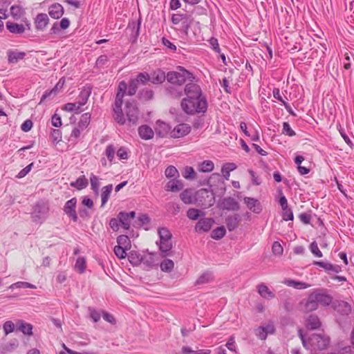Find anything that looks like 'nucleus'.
<instances>
[{"label": "nucleus", "instance_id": "nucleus-1", "mask_svg": "<svg viewBox=\"0 0 354 354\" xmlns=\"http://www.w3.org/2000/svg\"><path fill=\"white\" fill-rule=\"evenodd\" d=\"M298 333L303 346L310 350L312 354H323L322 352L329 346L330 339L324 334L314 333L306 339L301 329H299Z\"/></svg>", "mask_w": 354, "mask_h": 354}, {"label": "nucleus", "instance_id": "nucleus-2", "mask_svg": "<svg viewBox=\"0 0 354 354\" xmlns=\"http://www.w3.org/2000/svg\"><path fill=\"white\" fill-rule=\"evenodd\" d=\"M181 107L187 114L204 113L207 111V103L205 97H185L181 101Z\"/></svg>", "mask_w": 354, "mask_h": 354}, {"label": "nucleus", "instance_id": "nucleus-3", "mask_svg": "<svg viewBox=\"0 0 354 354\" xmlns=\"http://www.w3.org/2000/svg\"><path fill=\"white\" fill-rule=\"evenodd\" d=\"M127 88V86L124 82H120L113 107L114 119L120 125H124L127 123L126 118L122 110V99Z\"/></svg>", "mask_w": 354, "mask_h": 354}, {"label": "nucleus", "instance_id": "nucleus-4", "mask_svg": "<svg viewBox=\"0 0 354 354\" xmlns=\"http://www.w3.org/2000/svg\"><path fill=\"white\" fill-rule=\"evenodd\" d=\"M194 78V75L183 66H178L177 71H170L167 74V80L171 84L183 86L186 81L192 82Z\"/></svg>", "mask_w": 354, "mask_h": 354}, {"label": "nucleus", "instance_id": "nucleus-5", "mask_svg": "<svg viewBox=\"0 0 354 354\" xmlns=\"http://www.w3.org/2000/svg\"><path fill=\"white\" fill-rule=\"evenodd\" d=\"M158 235L160 237L159 249L166 256L172 248L171 234L168 229L162 227L158 230Z\"/></svg>", "mask_w": 354, "mask_h": 354}, {"label": "nucleus", "instance_id": "nucleus-6", "mask_svg": "<svg viewBox=\"0 0 354 354\" xmlns=\"http://www.w3.org/2000/svg\"><path fill=\"white\" fill-rule=\"evenodd\" d=\"M49 211V207L47 203L44 202H38L34 207V210L32 213V218L33 221L37 223H42L47 217Z\"/></svg>", "mask_w": 354, "mask_h": 354}, {"label": "nucleus", "instance_id": "nucleus-7", "mask_svg": "<svg viewBox=\"0 0 354 354\" xmlns=\"http://www.w3.org/2000/svg\"><path fill=\"white\" fill-rule=\"evenodd\" d=\"M125 114L129 126L136 124L138 118V109L135 102H127L125 105Z\"/></svg>", "mask_w": 354, "mask_h": 354}, {"label": "nucleus", "instance_id": "nucleus-8", "mask_svg": "<svg viewBox=\"0 0 354 354\" xmlns=\"http://www.w3.org/2000/svg\"><path fill=\"white\" fill-rule=\"evenodd\" d=\"M184 93L187 95V97L190 98L204 97L202 95V91L200 86L193 82L186 84L184 88Z\"/></svg>", "mask_w": 354, "mask_h": 354}, {"label": "nucleus", "instance_id": "nucleus-9", "mask_svg": "<svg viewBox=\"0 0 354 354\" xmlns=\"http://www.w3.org/2000/svg\"><path fill=\"white\" fill-rule=\"evenodd\" d=\"M136 216V212L132 211L130 212H120L118 214V218L120 222L121 226L125 230L130 228L131 220Z\"/></svg>", "mask_w": 354, "mask_h": 354}, {"label": "nucleus", "instance_id": "nucleus-10", "mask_svg": "<svg viewBox=\"0 0 354 354\" xmlns=\"http://www.w3.org/2000/svg\"><path fill=\"white\" fill-rule=\"evenodd\" d=\"M77 204L76 198H73L68 200L64 205V212L70 217L73 221H77V215L76 213L75 207Z\"/></svg>", "mask_w": 354, "mask_h": 354}, {"label": "nucleus", "instance_id": "nucleus-11", "mask_svg": "<svg viewBox=\"0 0 354 354\" xmlns=\"http://www.w3.org/2000/svg\"><path fill=\"white\" fill-rule=\"evenodd\" d=\"M318 305L326 306L333 303V297L322 290H317L312 292Z\"/></svg>", "mask_w": 354, "mask_h": 354}, {"label": "nucleus", "instance_id": "nucleus-12", "mask_svg": "<svg viewBox=\"0 0 354 354\" xmlns=\"http://www.w3.org/2000/svg\"><path fill=\"white\" fill-rule=\"evenodd\" d=\"M26 26L28 30L30 28V24L28 21H26V25L19 24L17 23L7 21L6 22V28L9 30L10 32L12 34H22L26 30Z\"/></svg>", "mask_w": 354, "mask_h": 354}, {"label": "nucleus", "instance_id": "nucleus-13", "mask_svg": "<svg viewBox=\"0 0 354 354\" xmlns=\"http://www.w3.org/2000/svg\"><path fill=\"white\" fill-rule=\"evenodd\" d=\"M190 131V127L187 124H179L176 126L174 129L171 130L170 137L171 138H181Z\"/></svg>", "mask_w": 354, "mask_h": 354}, {"label": "nucleus", "instance_id": "nucleus-14", "mask_svg": "<svg viewBox=\"0 0 354 354\" xmlns=\"http://www.w3.org/2000/svg\"><path fill=\"white\" fill-rule=\"evenodd\" d=\"M214 220L209 218H203L199 219L195 226V230L197 232H206L210 230Z\"/></svg>", "mask_w": 354, "mask_h": 354}, {"label": "nucleus", "instance_id": "nucleus-15", "mask_svg": "<svg viewBox=\"0 0 354 354\" xmlns=\"http://www.w3.org/2000/svg\"><path fill=\"white\" fill-rule=\"evenodd\" d=\"M156 254L148 253L143 255L140 261L145 266L146 268L150 269L158 265Z\"/></svg>", "mask_w": 354, "mask_h": 354}, {"label": "nucleus", "instance_id": "nucleus-16", "mask_svg": "<svg viewBox=\"0 0 354 354\" xmlns=\"http://www.w3.org/2000/svg\"><path fill=\"white\" fill-rule=\"evenodd\" d=\"M171 130V127L167 123L160 120L156 122L155 131L158 136L162 138L167 136H170Z\"/></svg>", "mask_w": 354, "mask_h": 354}, {"label": "nucleus", "instance_id": "nucleus-17", "mask_svg": "<svg viewBox=\"0 0 354 354\" xmlns=\"http://www.w3.org/2000/svg\"><path fill=\"white\" fill-rule=\"evenodd\" d=\"M243 201L248 208L252 212L259 214L261 212V205L257 199L251 197H245Z\"/></svg>", "mask_w": 354, "mask_h": 354}, {"label": "nucleus", "instance_id": "nucleus-18", "mask_svg": "<svg viewBox=\"0 0 354 354\" xmlns=\"http://www.w3.org/2000/svg\"><path fill=\"white\" fill-rule=\"evenodd\" d=\"M332 306L342 315H348L351 310V306L344 301H335L332 303Z\"/></svg>", "mask_w": 354, "mask_h": 354}, {"label": "nucleus", "instance_id": "nucleus-19", "mask_svg": "<svg viewBox=\"0 0 354 354\" xmlns=\"http://www.w3.org/2000/svg\"><path fill=\"white\" fill-rule=\"evenodd\" d=\"M49 19L46 14L39 13L35 19V28L37 30L43 31L48 24Z\"/></svg>", "mask_w": 354, "mask_h": 354}, {"label": "nucleus", "instance_id": "nucleus-20", "mask_svg": "<svg viewBox=\"0 0 354 354\" xmlns=\"http://www.w3.org/2000/svg\"><path fill=\"white\" fill-rule=\"evenodd\" d=\"M166 92L170 97L178 98L183 95L184 88L181 85L171 84L166 88Z\"/></svg>", "mask_w": 354, "mask_h": 354}, {"label": "nucleus", "instance_id": "nucleus-21", "mask_svg": "<svg viewBox=\"0 0 354 354\" xmlns=\"http://www.w3.org/2000/svg\"><path fill=\"white\" fill-rule=\"evenodd\" d=\"M183 187L184 185L182 180L174 178L167 182L165 189L172 192H178L182 190Z\"/></svg>", "mask_w": 354, "mask_h": 354}, {"label": "nucleus", "instance_id": "nucleus-22", "mask_svg": "<svg viewBox=\"0 0 354 354\" xmlns=\"http://www.w3.org/2000/svg\"><path fill=\"white\" fill-rule=\"evenodd\" d=\"M222 207L227 210L237 211L239 209L240 206L239 203L233 198H225L222 201Z\"/></svg>", "mask_w": 354, "mask_h": 354}, {"label": "nucleus", "instance_id": "nucleus-23", "mask_svg": "<svg viewBox=\"0 0 354 354\" xmlns=\"http://www.w3.org/2000/svg\"><path fill=\"white\" fill-rule=\"evenodd\" d=\"M49 15L54 19H59L64 14V8L59 3L52 4L48 8Z\"/></svg>", "mask_w": 354, "mask_h": 354}, {"label": "nucleus", "instance_id": "nucleus-24", "mask_svg": "<svg viewBox=\"0 0 354 354\" xmlns=\"http://www.w3.org/2000/svg\"><path fill=\"white\" fill-rule=\"evenodd\" d=\"M149 77V81L156 84H161L167 79V75L161 70L153 72Z\"/></svg>", "mask_w": 354, "mask_h": 354}, {"label": "nucleus", "instance_id": "nucleus-25", "mask_svg": "<svg viewBox=\"0 0 354 354\" xmlns=\"http://www.w3.org/2000/svg\"><path fill=\"white\" fill-rule=\"evenodd\" d=\"M138 133L142 139L149 140L153 137L154 131L147 125H142L138 128Z\"/></svg>", "mask_w": 354, "mask_h": 354}, {"label": "nucleus", "instance_id": "nucleus-26", "mask_svg": "<svg viewBox=\"0 0 354 354\" xmlns=\"http://www.w3.org/2000/svg\"><path fill=\"white\" fill-rule=\"evenodd\" d=\"M26 56L24 52H21L17 50H11L8 52V62L10 63H17L21 60Z\"/></svg>", "mask_w": 354, "mask_h": 354}, {"label": "nucleus", "instance_id": "nucleus-27", "mask_svg": "<svg viewBox=\"0 0 354 354\" xmlns=\"http://www.w3.org/2000/svg\"><path fill=\"white\" fill-rule=\"evenodd\" d=\"M257 290L259 294L264 299H270L275 297L274 293L263 283L259 284L257 286Z\"/></svg>", "mask_w": 354, "mask_h": 354}, {"label": "nucleus", "instance_id": "nucleus-28", "mask_svg": "<svg viewBox=\"0 0 354 354\" xmlns=\"http://www.w3.org/2000/svg\"><path fill=\"white\" fill-rule=\"evenodd\" d=\"M318 304L315 299V297L313 296V293H311L308 299L304 303V306L303 310L306 312H310L313 310H316L318 308Z\"/></svg>", "mask_w": 354, "mask_h": 354}, {"label": "nucleus", "instance_id": "nucleus-29", "mask_svg": "<svg viewBox=\"0 0 354 354\" xmlns=\"http://www.w3.org/2000/svg\"><path fill=\"white\" fill-rule=\"evenodd\" d=\"M314 264L319 266V267L324 268L326 271H333L334 272L338 273L342 270V268L338 265H333L330 263L324 262V261H314Z\"/></svg>", "mask_w": 354, "mask_h": 354}, {"label": "nucleus", "instance_id": "nucleus-30", "mask_svg": "<svg viewBox=\"0 0 354 354\" xmlns=\"http://www.w3.org/2000/svg\"><path fill=\"white\" fill-rule=\"evenodd\" d=\"M180 199L185 204H192L194 201V192L192 189H186L183 190L180 195Z\"/></svg>", "mask_w": 354, "mask_h": 354}, {"label": "nucleus", "instance_id": "nucleus-31", "mask_svg": "<svg viewBox=\"0 0 354 354\" xmlns=\"http://www.w3.org/2000/svg\"><path fill=\"white\" fill-rule=\"evenodd\" d=\"M240 218L238 214L230 216L226 218L225 223L229 231L235 230L239 223Z\"/></svg>", "mask_w": 354, "mask_h": 354}, {"label": "nucleus", "instance_id": "nucleus-32", "mask_svg": "<svg viewBox=\"0 0 354 354\" xmlns=\"http://www.w3.org/2000/svg\"><path fill=\"white\" fill-rule=\"evenodd\" d=\"M112 190H113V185L111 184L102 187V193H101V200H102L101 207L104 206L105 204L107 203Z\"/></svg>", "mask_w": 354, "mask_h": 354}, {"label": "nucleus", "instance_id": "nucleus-33", "mask_svg": "<svg viewBox=\"0 0 354 354\" xmlns=\"http://www.w3.org/2000/svg\"><path fill=\"white\" fill-rule=\"evenodd\" d=\"M88 182L84 176L79 177L75 182L71 183V186L76 188L78 190L86 188L88 186Z\"/></svg>", "mask_w": 354, "mask_h": 354}, {"label": "nucleus", "instance_id": "nucleus-34", "mask_svg": "<svg viewBox=\"0 0 354 354\" xmlns=\"http://www.w3.org/2000/svg\"><path fill=\"white\" fill-rule=\"evenodd\" d=\"M321 325L319 319L317 316L310 315L306 322V326L308 328L314 330L318 328Z\"/></svg>", "mask_w": 354, "mask_h": 354}, {"label": "nucleus", "instance_id": "nucleus-35", "mask_svg": "<svg viewBox=\"0 0 354 354\" xmlns=\"http://www.w3.org/2000/svg\"><path fill=\"white\" fill-rule=\"evenodd\" d=\"M236 165L234 163L228 162L223 165L221 168L222 174L225 180H229L230 171L234 170Z\"/></svg>", "mask_w": 354, "mask_h": 354}, {"label": "nucleus", "instance_id": "nucleus-36", "mask_svg": "<svg viewBox=\"0 0 354 354\" xmlns=\"http://www.w3.org/2000/svg\"><path fill=\"white\" fill-rule=\"evenodd\" d=\"M273 97L277 99V100L280 101L286 109L289 111L291 114H293V113L291 111V107L289 104H288L281 97L280 93V90L278 88H274L273 89Z\"/></svg>", "mask_w": 354, "mask_h": 354}, {"label": "nucleus", "instance_id": "nucleus-37", "mask_svg": "<svg viewBox=\"0 0 354 354\" xmlns=\"http://www.w3.org/2000/svg\"><path fill=\"white\" fill-rule=\"evenodd\" d=\"M214 165L211 160H204L198 165V170L201 172H210L214 169Z\"/></svg>", "mask_w": 354, "mask_h": 354}, {"label": "nucleus", "instance_id": "nucleus-38", "mask_svg": "<svg viewBox=\"0 0 354 354\" xmlns=\"http://www.w3.org/2000/svg\"><path fill=\"white\" fill-rule=\"evenodd\" d=\"M19 330L25 335H31L32 334V326L21 320L19 322Z\"/></svg>", "mask_w": 354, "mask_h": 354}, {"label": "nucleus", "instance_id": "nucleus-39", "mask_svg": "<svg viewBox=\"0 0 354 354\" xmlns=\"http://www.w3.org/2000/svg\"><path fill=\"white\" fill-rule=\"evenodd\" d=\"M226 233L225 227L221 226L214 229L211 233V237L215 240L222 239Z\"/></svg>", "mask_w": 354, "mask_h": 354}, {"label": "nucleus", "instance_id": "nucleus-40", "mask_svg": "<svg viewBox=\"0 0 354 354\" xmlns=\"http://www.w3.org/2000/svg\"><path fill=\"white\" fill-rule=\"evenodd\" d=\"M90 121L91 114L89 113H85L82 115L77 126L80 127L81 129H85L89 124Z\"/></svg>", "mask_w": 354, "mask_h": 354}, {"label": "nucleus", "instance_id": "nucleus-41", "mask_svg": "<svg viewBox=\"0 0 354 354\" xmlns=\"http://www.w3.org/2000/svg\"><path fill=\"white\" fill-rule=\"evenodd\" d=\"M90 181L92 190L94 193L98 194L100 186V178L93 174H91L90 176Z\"/></svg>", "mask_w": 354, "mask_h": 354}, {"label": "nucleus", "instance_id": "nucleus-42", "mask_svg": "<svg viewBox=\"0 0 354 354\" xmlns=\"http://www.w3.org/2000/svg\"><path fill=\"white\" fill-rule=\"evenodd\" d=\"M10 289H14V288H31V289H35L36 286L32 283H30L28 282L25 281H18L16 283H14L11 284L9 286Z\"/></svg>", "mask_w": 354, "mask_h": 354}, {"label": "nucleus", "instance_id": "nucleus-43", "mask_svg": "<svg viewBox=\"0 0 354 354\" xmlns=\"http://www.w3.org/2000/svg\"><path fill=\"white\" fill-rule=\"evenodd\" d=\"M64 109L68 112H75V113H80L82 111L78 102L67 103L64 105Z\"/></svg>", "mask_w": 354, "mask_h": 354}, {"label": "nucleus", "instance_id": "nucleus-44", "mask_svg": "<svg viewBox=\"0 0 354 354\" xmlns=\"http://www.w3.org/2000/svg\"><path fill=\"white\" fill-rule=\"evenodd\" d=\"M160 266L162 271L169 272L173 270L174 263L172 260L167 259L164 260Z\"/></svg>", "mask_w": 354, "mask_h": 354}, {"label": "nucleus", "instance_id": "nucleus-45", "mask_svg": "<svg viewBox=\"0 0 354 354\" xmlns=\"http://www.w3.org/2000/svg\"><path fill=\"white\" fill-rule=\"evenodd\" d=\"M10 14L15 19H19L23 15L24 10L19 6L15 5L10 8Z\"/></svg>", "mask_w": 354, "mask_h": 354}, {"label": "nucleus", "instance_id": "nucleus-46", "mask_svg": "<svg viewBox=\"0 0 354 354\" xmlns=\"http://www.w3.org/2000/svg\"><path fill=\"white\" fill-rule=\"evenodd\" d=\"M118 245H121L125 248L126 249L130 248V240L127 235H120L117 238Z\"/></svg>", "mask_w": 354, "mask_h": 354}, {"label": "nucleus", "instance_id": "nucleus-47", "mask_svg": "<svg viewBox=\"0 0 354 354\" xmlns=\"http://www.w3.org/2000/svg\"><path fill=\"white\" fill-rule=\"evenodd\" d=\"M150 77L149 75L147 73H139L136 78L133 79L136 83L139 84H145L147 82L149 81Z\"/></svg>", "mask_w": 354, "mask_h": 354}, {"label": "nucleus", "instance_id": "nucleus-48", "mask_svg": "<svg viewBox=\"0 0 354 354\" xmlns=\"http://www.w3.org/2000/svg\"><path fill=\"white\" fill-rule=\"evenodd\" d=\"M115 149L113 145H109L105 149V155L107 160L111 164L115 157Z\"/></svg>", "mask_w": 354, "mask_h": 354}, {"label": "nucleus", "instance_id": "nucleus-49", "mask_svg": "<svg viewBox=\"0 0 354 354\" xmlns=\"http://www.w3.org/2000/svg\"><path fill=\"white\" fill-rule=\"evenodd\" d=\"M90 93L91 91L88 90H83L80 92L79 95L80 100L77 102L80 107L87 102Z\"/></svg>", "mask_w": 354, "mask_h": 354}, {"label": "nucleus", "instance_id": "nucleus-50", "mask_svg": "<svg viewBox=\"0 0 354 354\" xmlns=\"http://www.w3.org/2000/svg\"><path fill=\"white\" fill-rule=\"evenodd\" d=\"M210 352L209 349H202L196 353L189 346H183L182 348V353L183 354H210Z\"/></svg>", "mask_w": 354, "mask_h": 354}, {"label": "nucleus", "instance_id": "nucleus-51", "mask_svg": "<svg viewBox=\"0 0 354 354\" xmlns=\"http://www.w3.org/2000/svg\"><path fill=\"white\" fill-rule=\"evenodd\" d=\"M75 268L80 273H83L86 269L85 259L84 257L77 258L75 262Z\"/></svg>", "mask_w": 354, "mask_h": 354}, {"label": "nucleus", "instance_id": "nucleus-52", "mask_svg": "<svg viewBox=\"0 0 354 354\" xmlns=\"http://www.w3.org/2000/svg\"><path fill=\"white\" fill-rule=\"evenodd\" d=\"M183 176L189 180H192L195 178L196 173L193 167H186L184 169V171L183 172Z\"/></svg>", "mask_w": 354, "mask_h": 354}, {"label": "nucleus", "instance_id": "nucleus-53", "mask_svg": "<svg viewBox=\"0 0 354 354\" xmlns=\"http://www.w3.org/2000/svg\"><path fill=\"white\" fill-rule=\"evenodd\" d=\"M165 174L167 178H174L179 176L177 169L172 165H170L166 168Z\"/></svg>", "mask_w": 354, "mask_h": 354}, {"label": "nucleus", "instance_id": "nucleus-54", "mask_svg": "<svg viewBox=\"0 0 354 354\" xmlns=\"http://www.w3.org/2000/svg\"><path fill=\"white\" fill-rule=\"evenodd\" d=\"M127 250L123 246L116 245L114 248V253L118 258L124 259L127 255L126 250Z\"/></svg>", "mask_w": 354, "mask_h": 354}, {"label": "nucleus", "instance_id": "nucleus-55", "mask_svg": "<svg viewBox=\"0 0 354 354\" xmlns=\"http://www.w3.org/2000/svg\"><path fill=\"white\" fill-rule=\"evenodd\" d=\"M309 249L315 257H322L323 256L322 252L319 249L318 245L316 241H313L310 243Z\"/></svg>", "mask_w": 354, "mask_h": 354}, {"label": "nucleus", "instance_id": "nucleus-56", "mask_svg": "<svg viewBox=\"0 0 354 354\" xmlns=\"http://www.w3.org/2000/svg\"><path fill=\"white\" fill-rule=\"evenodd\" d=\"M84 129H81L80 127L73 129L70 136V140L75 142L80 136L81 133Z\"/></svg>", "mask_w": 354, "mask_h": 354}, {"label": "nucleus", "instance_id": "nucleus-57", "mask_svg": "<svg viewBox=\"0 0 354 354\" xmlns=\"http://www.w3.org/2000/svg\"><path fill=\"white\" fill-rule=\"evenodd\" d=\"M153 92L151 89H144L140 93V97L145 100H149L152 99Z\"/></svg>", "mask_w": 354, "mask_h": 354}, {"label": "nucleus", "instance_id": "nucleus-58", "mask_svg": "<svg viewBox=\"0 0 354 354\" xmlns=\"http://www.w3.org/2000/svg\"><path fill=\"white\" fill-rule=\"evenodd\" d=\"M3 331L6 335H8L15 330V324L11 321H7L4 323L3 326Z\"/></svg>", "mask_w": 354, "mask_h": 354}, {"label": "nucleus", "instance_id": "nucleus-59", "mask_svg": "<svg viewBox=\"0 0 354 354\" xmlns=\"http://www.w3.org/2000/svg\"><path fill=\"white\" fill-rule=\"evenodd\" d=\"M200 211L197 209H189L187 212V217L191 220H196L199 217Z\"/></svg>", "mask_w": 354, "mask_h": 354}, {"label": "nucleus", "instance_id": "nucleus-60", "mask_svg": "<svg viewBox=\"0 0 354 354\" xmlns=\"http://www.w3.org/2000/svg\"><path fill=\"white\" fill-rule=\"evenodd\" d=\"M351 59L354 60V57L351 53H345L344 54V68L346 70L351 68Z\"/></svg>", "mask_w": 354, "mask_h": 354}, {"label": "nucleus", "instance_id": "nucleus-61", "mask_svg": "<svg viewBox=\"0 0 354 354\" xmlns=\"http://www.w3.org/2000/svg\"><path fill=\"white\" fill-rule=\"evenodd\" d=\"M138 84L133 79L130 80L128 87V94L133 95L138 89Z\"/></svg>", "mask_w": 354, "mask_h": 354}, {"label": "nucleus", "instance_id": "nucleus-62", "mask_svg": "<svg viewBox=\"0 0 354 354\" xmlns=\"http://www.w3.org/2000/svg\"><path fill=\"white\" fill-rule=\"evenodd\" d=\"M209 43L212 46V48L217 53H221V48L218 44V39L215 37H211L209 40Z\"/></svg>", "mask_w": 354, "mask_h": 354}, {"label": "nucleus", "instance_id": "nucleus-63", "mask_svg": "<svg viewBox=\"0 0 354 354\" xmlns=\"http://www.w3.org/2000/svg\"><path fill=\"white\" fill-rule=\"evenodd\" d=\"M283 133L289 136H293L295 135V132L291 129L290 124L287 122L283 123Z\"/></svg>", "mask_w": 354, "mask_h": 354}, {"label": "nucleus", "instance_id": "nucleus-64", "mask_svg": "<svg viewBox=\"0 0 354 354\" xmlns=\"http://www.w3.org/2000/svg\"><path fill=\"white\" fill-rule=\"evenodd\" d=\"M88 311L90 317L94 322H97L100 319L101 315L100 312L91 308H88Z\"/></svg>", "mask_w": 354, "mask_h": 354}]
</instances>
